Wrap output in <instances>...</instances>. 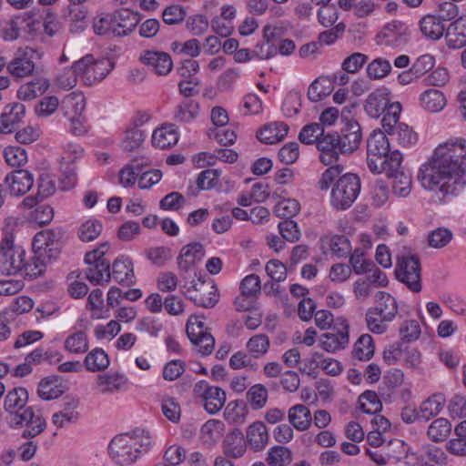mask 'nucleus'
Wrapping results in <instances>:
<instances>
[{"mask_svg": "<svg viewBox=\"0 0 466 466\" xmlns=\"http://www.w3.org/2000/svg\"><path fill=\"white\" fill-rule=\"evenodd\" d=\"M375 346L370 334H362L355 342L353 355L360 360H369L374 355Z\"/></svg>", "mask_w": 466, "mask_h": 466, "instance_id": "8fccbe9b", "label": "nucleus"}, {"mask_svg": "<svg viewBox=\"0 0 466 466\" xmlns=\"http://www.w3.org/2000/svg\"><path fill=\"white\" fill-rule=\"evenodd\" d=\"M401 112V105L399 102L391 103L388 109L383 113L381 125L383 132L390 136L399 124V118Z\"/></svg>", "mask_w": 466, "mask_h": 466, "instance_id": "603ef678", "label": "nucleus"}, {"mask_svg": "<svg viewBox=\"0 0 466 466\" xmlns=\"http://www.w3.org/2000/svg\"><path fill=\"white\" fill-rule=\"evenodd\" d=\"M360 406L367 414H376L382 409V404L377 393L373 390H366L359 398Z\"/></svg>", "mask_w": 466, "mask_h": 466, "instance_id": "052dcab7", "label": "nucleus"}, {"mask_svg": "<svg viewBox=\"0 0 466 466\" xmlns=\"http://www.w3.org/2000/svg\"><path fill=\"white\" fill-rule=\"evenodd\" d=\"M178 141V136L173 125L164 126L156 129L152 134L154 147L166 149L175 146Z\"/></svg>", "mask_w": 466, "mask_h": 466, "instance_id": "ea45409f", "label": "nucleus"}, {"mask_svg": "<svg viewBox=\"0 0 466 466\" xmlns=\"http://www.w3.org/2000/svg\"><path fill=\"white\" fill-rule=\"evenodd\" d=\"M102 228V224L99 221L87 220L78 229L79 238L86 242L93 241L101 234Z\"/></svg>", "mask_w": 466, "mask_h": 466, "instance_id": "774afa93", "label": "nucleus"}, {"mask_svg": "<svg viewBox=\"0 0 466 466\" xmlns=\"http://www.w3.org/2000/svg\"><path fill=\"white\" fill-rule=\"evenodd\" d=\"M289 126L283 122H273L265 126L258 133V138L265 144H276L287 136Z\"/></svg>", "mask_w": 466, "mask_h": 466, "instance_id": "72a5a7b5", "label": "nucleus"}, {"mask_svg": "<svg viewBox=\"0 0 466 466\" xmlns=\"http://www.w3.org/2000/svg\"><path fill=\"white\" fill-rule=\"evenodd\" d=\"M300 210V205L298 200L294 198L282 199L275 206L274 212L276 216L290 219L297 216Z\"/></svg>", "mask_w": 466, "mask_h": 466, "instance_id": "680f3d73", "label": "nucleus"}, {"mask_svg": "<svg viewBox=\"0 0 466 466\" xmlns=\"http://www.w3.org/2000/svg\"><path fill=\"white\" fill-rule=\"evenodd\" d=\"M390 137L401 147H411L418 142L417 133L405 123L399 124Z\"/></svg>", "mask_w": 466, "mask_h": 466, "instance_id": "49530a36", "label": "nucleus"}, {"mask_svg": "<svg viewBox=\"0 0 466 466\" xmlns=\"http://www.w3.org/2000/svg\"><path fill=\"white\" fill-rule=\"evenodd\" d=\"M32 53L31 48L18 50L15 57L7 65L8 72L16 77L30 76L35 69V65L29 56Z\"/></svg>", "mask_w": 466, "mask_h": 466, "instance_id": "5701e85b", "label": "nucleus"}, {"mask_svg": "<svg viewBox=\"0 0 466 466\" xmlns=\"http://www.w3.org/2000/svg\"><path fill=\"white\" fill-rule=\"evenodd\" d=\"M390 91L381 86L370 93L365 100L364 110L372 118L380 117L389 107Z\"/></svg>", "mask_w": 466, "mask_h": 466, "instance_id": "dca6fc26", "label": "nucleus"}, {"mask_svg": "<svg viewBox=\"0 0 466 466\" xmlns=\"http://www.w3.org/2000/svg\"><path fill=\"white\" fill-rule=\"evenodd\" d=\"M420 105L428 112L438 113L446 106L447 99L441 90L429 88L420 95Z\"/></svg>", "mask_w": 466, "mask_h": 466, "instance_id": "7c9ffc66", "label": "nucleus"}, {"mask_svg": "<svg viewBox=\"0 0 466 466\" xmlns=\"http://www.w3.org/2000/svg\"><path fill=\"white\" fill-rule=\"evenodd\" d=\"M322 243L329 248L331 254L337 258H346L350 254L351 245L344 235H329L321 238Z\"/></svg>", "mask_w": 466, "mask_h": 466, "instance_id": "e433bc0d", "label": "nucleus"}, {"mask_svg": "<svg viewBox=\"0 0 466 466\" xmlns=\"http://www.w3.org/2000/svg\"><path fill=\"white\" fill-rule=\"evenodd\" d=\"M349 340V324L345 319H338L333 327L321 335L319 346L327 352L334 353L343 350Z\"/></svg>", "mask_w": 466, "mask_h": 466, "instance_id": "f8f14e48", "label": "nucleus"}, {"mask_svg": "<svg viewBox=\"0 0 466 466\" xmlns=\"http://www.w3.org/2000/svg\"><path fill=\"white\" fill-rule=\"evenodd\" d=\"M64 349L71 354L81 355L88 351L89 339L83 330L69 334L64 340Z\"/></svg>", "mask_w": 466, "mask_h": 466, "instance_id": "58836bf2", "label": "nucleus"}, {"mask_svg": "<svg viewBox=\"0 0 466 466\" xmlns=\"http://www.w3.org/2000/svg\"><path fill=\"white\" fill-rule=\"evenodd\" d=\"M127 383V378L122 373H104L96 378V390L102 395L115 394L126 390Z\"/></svg>", "mask_w": 466, "mask_h": 466, "instance_id": "f3484780", "label": "nucleus"}, {"mask_svg": "<svg viewBox=\"0 0 466 466\" xmlns=\"http://www.w3.org/2000/svg\"><path fill=\"white\" fill-rule=\"evenodd\" d=\"M139 59L159 76L167 75L173 67L170 56L163 51L144 50L141 52Z\"/></svg>", "mask_w": 466, "mask_h": 466, "instance_id": "2eb2a0df", "label": "nucleus"}, {"mask_svg": "<svg viewBox=\"0 0 466 466\" xmlns=\"http://www.w3.org/2000/svg\"><path fill=\"white\" fill-rule=\"evenodd\" d=\"M451 431V424L445 418L435 419L428 427L427 435L434 442L444 441Z\"/></svg>", "mask_w": 466, "mask_h": 466, "instance_id": "09e8293b", "label": "nucleus"}, {"mask_svg": "<svg viewBox=\"0 0 466 466\" xmlns=\"http://www.w3.org/2000/svg\"><path fill=\"white\" fill-rule=\"evenodd\" d=\"M145 140L142 130L137 127H127L121 141L123 150L132 152L139 148Z\"/></svg>", "mask_w": 466, "mask_h": 466, "instance_id": "4d7b16f0", "label": "nucleus"}, {"mask_svg": "<svg viewBox=\"0 0 466 466\" xmlns=\"http://www.w3.org/2000/svg\"><path fill=\"white\" fill-rule=\"evenodd\" d=\"M84 272L87 280L94 286H103L105 283L109 282L111 278L109 263L89 265Z\"/></svg>", "mask_w": 466, "mask_h": 466, "instance_id": "a18cd8bd", "label": "nucleus"}, {"mask_svg": "<svg viewBox=\"0 0 466 466\" xmlns=\"http://www.w3.org/2000/svg\"><path fill=\"white\" fill-rule=\"evenodd\" d=\"M445 41L451 49L466 46V15L451 22L446 29Z\"/></svg>", "mask_w": 466, "mask_h": 466, "instance_id": "4be33fe9", "label": "nucleus"}, {"mask_svg": "<svg viewBox=\"0 0 466 466\" xmlns=\"http://www.w3.org/2000/svg\"><path fill=\"white\" fill-rule=\"evenodd\" d=\"M466 140L450 139L440 144L424 162L417 177L421 187L445 198L456 196L464 188L466 180Z\"/></svg>", "mask_w": 466, "mask_h": 466, "instance_id": "f257e3e1", "label": "nucleus"}, {"mask_svg": "<svg viewBox=\"0 0 466 466\" xmlns=\"http://www.w3.org/2000/svg\"><path fill=\"white\" fill-rule=\"evenodd\" d=\"M222 447L224 454L233 459L243 457L247 451L244 436L239 431L227 434Z\"/></svg>", "mask_w": 466, "mask_h": 466, "instance_id": "2f4dec72", "label": "nucleus"}, {"mask_svg": "<svg viewBox=\"0 0 466 466\" xmlns=\"http://www.w3.org/2000/svg\"><path fill=\"white\" fill-rule=\"evenodd\" d=\"M384 173L393 178L392 192L394 195L399 198H406L410 194L411 176L402 169L401 164L392 168L391 167H386Z\"/></svg>", "mask_w": 466, "mask_h": 466, "instance_id": "412c9836", "label": "nucleus"}, {"mask_svg": "<svg viewBox=\"0 0 466 466\" xmlns=\"http://www.w3.org/2000/svg\"><path fill=\"white\" fill-rule=\"evenodd\" d=\"M246 407L242 402L230 401L225 408L224 418L232 424H242L246 420Z\"/></svg>", "mask_w": 466, "mask_h": 466, "instance_id": "bf43d9fd", "label": "nucleus"}, {"mask_svg": "<svg viewBox=\"0 0 466 466\" xmlns=\"http://www.w3.org/2000/svg\"><path fill=\"white\" fill-rule=\"evenodd\" d=\"M446 403V399L441 393H435L431 395L428 399L423 400L420 405V415L421 420H429L436 417L443 409Z\"/></svg>", "mask_w": 466, "mask_h": 466, "instance_id": "4c0bfd02", "label": "nucleus"}, {"mask_svg": "<svg viewBox=\"0 0 466 466\" xmlns=\"http://www.w3.org/2000/svg\"><path fill=\"white\" fill-rule=\"evenodd\" d=\"M407 35L408 27L400 21H392L383 27L378 37L381 39V44L393 46L405 42Z\"/></svg>", "mask_w": 466, "mask_h": 466, "instance_id": "bb28decb", "label": "nucleus"}, {"mask_svg": "<svg viewBox=\"0 0 466 466\" xmlns=\"http://www.w3.org/2000/svg\"><path fill=\"white\" fill-rule=\"evenodd\" d=\"M339 150L341 153H351L355 151L361 141V128L355 120H349L341 129L339 136Z\"/></svg>", "mask_w": 466, "mask_h": 466, "instance_id": "a211bd4d", "label": "nucleus"}, {"mask_svg": "<svg viewBox=\"0 0 466 466\" xmlns=\"http://www.w3.org/2000/svg\"><path fill=\"white\" fill-rule=\"evenodd\" d=\"M205 257V248L200 242H191L185 245L177 257L179 269L188 271L192 269Z\"/></svg>", "mask_w": 466, "mask_h": 466, "instance_id": "6ab92c4d", "label": "nucleus"}, {"mask_svg": "<svg viewBox=\"0 0 466 466\" xmlns=\"http://www.w3.org/2000/svg\"><path fill=\"white\" fill-rule=\"evenodd\" d=\"M275 28L271 25H266L263 29L264 37L266 41L262 43L257 44L252 49L253 57H257L258 59L267 60L277 55V47L270 41V39L275 37Z\"/></svg>", "mask_w": 466, "mask_h": 466, "instance_id": "c9c22d12", "label": "nucleus"}, {"mask_svg": "<svg viewBox=\"0 0 466 466\" xmlns=\"http://www.w3.org/2000/svg\"><path fill=\"white\" fill-rule=\"evenodd\" d=\"M10 195L20 197L26 194L34 185L33 174L25 169H17L7 174L4 179Z\"/></svg>", "mask_w": 466, "mask_h": 466, "instance_id": "4468645a", "label": "nucleus"}, {"mask_svg": "<svg viewBox=\"0 0 466 466\" xmlns=\"http://www.w3.org/2000/svg\"><path fill=\"white\" fill-rule=\"evenodd\" d=\"M152 446L149 431L137 428L131 433L116 436L110 441L108 451L116 464L125 466L135 462L141 455L148 452Z\"/></svg>", "mask_w": 466, "mask_h": 466, "instance_id": "7ed1b4c3", "label": "nucleus"}, {"mask_svg": "<svg viewBox=\"0 0 466 466\" xmlns=\"http://www.w3.org/2000/svg\"><path fill=\"white\" fill-rule=\"evenodd\" d=\"M186 27L192 35L199 36L208 31L209 22L206 15L196 14L187 18Z\"/></svg>", "mask_w": 466, "mask_h": 466, "instance_id": "69168bd1", "label": "nucleus"}, {"mask_svg": "<svg viewBox=\"0 0 466 466\" xmlns=\"http://www.w3.org/2000/svg\"><path fill=\"white\" fill-rule=\"evenodd\" d=\"M75 68L86 86H93L109 74L113 64L106 58L96 59L92 55H86L75 62Z\"/></svg>", "mask_w": 466, "mask_h": 466, "instance_id": "0eeeda50", "label": "nucleus"}, {"mask_svg": "<svg viewBox=\"0 0 466 466\" xmlns=\"http://www.w3.org/2000/svg\"><path fill=\"white\" fill-rule=\"evenodd\" d=\"M193 394L210 415L217 414L225 405L227 395L223 389L209 384L206 380L198 381L193 388Z\"/></svg>", "mask_w": 466, "mask_h": 466, "instance_id": "1a4fd4ad", "label": "nucleus"}, {"mask_svg": "<svg viewBox=\"0 0 466 466\" xmlns=\"http://www.w3.org/2000/svg\"><path fill=\"white\" fill-rule=\"evenodd\" d=\"M247 400L253 409L260 410L267 403L268 390L262 384H255L248 390Z\"/></svg>", "mask_w": 466, "mask_h": 466, "instance_id": "e2e57ef3", "label": "nucleus"}, {"mask_svg": "<svg viewBox=\"0 0 466 466\" xmlns=\"http://www.w3.org/2000/svg\"><path fill=\"white\" fill-rule=\"evenodd\" d=\"M110 365V359L102 348H95L88 351L84 360V366L90 372L106 370Z\"/></svg>", "mask_w": 466, "mask_h": 466, "instance_id": "f704fd0d", "label": "nucleus"}, {"mask_svg": "<svg viewBox=\"0 0 466 466\" xmlns=\"http://www.w3.org/2000/svg\"><path fill=\"white\" fill-rule=\"evenodd\" d=\"M391 71L390 63L384 58H377L367 66V74L371 79H381Z\"/></svg>", "mask_w": 466, "mask_h": 466, "instance_id": "0e129e2a", "label": "nucleus"}, {"mask_svg": "<svg viewBox=\"0 0 466 466\" xmlns=\"http://www.w3.org/2000/svg\"><path fill=\"white\" fill-rule=\"evenodd\" d=\"M402 154L390 150L387 135L380 129L373 130L367 141V165L373 174L384 173L388 167H396L402 163Z\"/></svg>", "mask_w": 466, "mask_h": 466, "instance_id": "20e7f679", "label": "nucleus"}, {"mask_svg": "<svg viewBox=\"0 0 466 466\" xmlns=\"http://www.w3.org/2000/svg\"><path fill=\"white\" fill-rule=\"evenodd\" d=\"M137 24V15L128 9L98 14L93 20L94 32L98 35L120 37L128 35Z\"/></svg>", "mask_w": 466, "mask_h": 466, "instance_id": "39448f33", "label": "nucleus"}, {"mask_svg": "<svg viewBox=\"0 0 466 466\" xmlns=\"http://www.w3.org/2000/svg\"><path fill=\"white\" fill-rule=\"evenodd\" d=\"M288 420L294 429L304 431L312 424V415L309 409L303 404H295L288 410Z\"/></svg>", "mask_w": 466, "mask_h": 466, "instance_id": "c756f323", "label": "nucleus"}, {"mask_svg": "<svg viewBox=\"0 0 466 466\" xmlns=\"http://www.w3.org/2000/svg\"><path fill=\"white\" fill-rule=\"evenodd\" d=\"M111 275L116 282L126 287L134 285L136 281L132 262L127 258L120 257L113 262Z\"/></svg>", "mask_w": 466, "mask_h": 466, "instance_id": "cd10ccee", "label": "nucleus"}, {"mask_svg": "<svg viewBox=\"0 0 466 466\" xmlns=\"http://www.w3.org/2000/svg\"><path fill=\"white\" fill-rule=\"evenodd\" d=\"M49 81L44 77L35 78L24 85L17 90V96L24 101L35 99L44 95L49 88Z\"/></svg>", "mask_w": 466, "mask_h": 466, "instance_id": "473e14b6", "label": "nucleus"}, {"mask_svg": "<svg viewBox=\"0 0 466 466\" xmlns=\"http://www.w3.org/2000/svg\"><path fill=\"white\" fill-rule=\"evenodd\" d=\"M199 113V105L195 100H185L179 104L174 112V118L180 123H189L197 118Z\"/></svg>", "mask_w": 466, "mask_h": 466, "instance_id": "de8ad7c7", "label": "nucleus"}, {"mask_svg": "<svg viewBox=\"0 0 466 466\" xmlns=\"http://www.w3.org/2000/svg\"><path fill=\"white\" fill-rule=\"evenodd\" d=\"M392 319H386L382 315L373 307L368 309L365 316V321L370 331L376 334L384 333L387 329V323Z\"/></svg>", "mask_w": 466, "mask_h": 466, "instance_id": "6e6d98bb", "label": "nucleus"}, {"mask_svg": "<svg viewBox=\"0 0 466 466\" xmlns=\"http://www.w3.org/2000/svg\"><path fill=\"white\" fill-rule=\"evenodd\" d=\"M327 82H329L327 78L319 77L309 85L307 96L311 102H319L329 95V87L325 86Z\"/></svg>", "mask_w": 466, "mask_h": 466, "instance_id": "338daca9", "label": "nucleus"}, {"mask_svg": "<svg viewBox=\"0 0 466 466\" xmlns=\"http://www.w3.org/2000/svg\"><path fill=\"white\" fill-rule=\"evenodd\" d=\"M86 108V97L81 93H71L62 102V109L66 118L83 116Z\"/></svg>", "mask_w": 466, "mask_h": 466, "instance_id": "a19ab883", "label": "nucleus"}, {"mask_svg": "<svg viewBox=\"0 0 466 466\" xmlns=\"http://www.w3.org/2000/svg\"><path fill=\"white\" fill-rule=\"evenodd\" d=\"M339 138L337 133L322 135L318 142L317 147L320 151L319 160L326 166L332 165L339 157Z\"/></svg>", "mask_w": 466, "mask_h": 466, "instance_id": "aec40b11", "label": "nucleus"}, {"mask_svg": "<svg viewBox=\"0 0 466 466\" xmlns=\"http://www.w3.org/2000/svg\"><path fill=\"white\" fill-rule=\"evenodd\" d=\"M187 335L200 356H208L215 347V339L208 331L205 322L199 317H190L186 327Z\"/></svg>", "mask_w": 466, "mask_h": 466, "instance_id": "9d476101", "label": "nucleus"}, {"mask_svg": "<svg viewBox=\"0 0 466 466\" xmlns=\"http://www.w3.org/2000/svg\"><path fill=\"white\" fill-rule=\"evenodd\" d=\"M350 263L352 270L358 274H366L374 268V263L367 258V253L363 248H355L350 257Z\"/></svg>", "mask_w": 466, "mask_h": 466, "instance_id": "864d4df0", "label": "nucleus"}, {"mask_svg": "<svg viewBox=\"0 0 466 466\" xmlns=\"http://www.w3.org/2000/svg\"><path fill=\"white\" fill-rule=\"evenodd\" d=\"M270 347V341L266 334H256L249 338L246 343L248 352L254 359L263 357Z\"/></svg>", "mask_w": 466, "mask_h": 466, "instance_id": "3c124183", "label": "nucleus"}, {"mask_svg": "<svg viewBox=\"0 0 466 466\" xmlns=\"http://www.w3.org/2000/svg\"><path fill=\"white\" fill-rule=\"evenodd\" d=\"M103 293H89L86 308L91 311V319H101L109 316V309L105 305Z\"/></svg>", "mask_w": 466, "mask_h": 466, "instance_id": "5fc2aeb1", "label": "nucleus"}, {"mask_svg": "<svg viewBox=\"0 0 466 466\" xmlns=\"http://www.w3.org/2000/svg\"><path fill=\"white\" fill-rule=\"evenodd\" d=\"M34 254L38 259H56L60 254L59 243L51 230H43L35 234L32 243Z\"/></svg>", "mask_w": 466, "mask_h": 466, "instance_id": "ddd939ff", "label": "nucleus"}, {"mask_svg": "<svg viewBox=\"0 0 466 466\" xmlns=\"http://www.w3.org/2000/svg\"><path fill=\"white\" fill-rule=\"evenodd\" d=\"M360 192V180L355 174L348 173L339 177L330 193V205L336 210L350 208Z\"/></svg>", "mask_w": 466, "mask_h": 466, "instance_id": "423d86ee", "label": "nucleus"}, {"mask_svg": "<svg viewBox=\"0 0 466 466\" xmlns=\"http://www.w3.org/2000/svg\"><path fill=\"white\" fill-rule=\"evenodd\" d=\"M386 319H394L398 313V303L390 293H377L374 307Z\"/></svg>", "mask_w": 466, "mask_h": 466, "instance_id": "37998d69", "label": "nucleus"}, {"mask_svg": "<svg viewBox=\"0 0 466 466\" xmlns=\"http://www.w3.org/2000/svg\"><path fill=\"white\" fill-rule=\"evenodd\" d=\"M267 461L269 466H288L292 461V452L287 447L274 446L268 451Z\"/></svg>", "mask_w": 466, "mask_h": 466, "instance_id": "13d9d810", "label": "nucleus"}, {"mask_svg": "<svg viewBox=\"0 0 466 466\" xmlns=\"http://www.w3.org/2000/svg\"><path fill=\"white\" fill-rule=\"evenodd\" d=\"M150 165L147 157L133 158L128 164L119 171V183L125 187H129L135 185L137 176L145 167Z\"/></svg>", "mask_w": 466, "mask_h": 466, "instance_id": "a878e982", "label": "nucleus"}, {"mask_svg": "<svg viewBox=\"0 0 466 466\" xmlns=\"http://www.w3.org/2000/svg\"><path fill=\"white\" fill-rule=\"evenodd\" d=\"M0 261L8 275L22 271L25 265V250L15 245L11 237L2 238L0 244Z\"/></svg>", "mask_w": 466, "mask_h": 466, "instance_id": "9b49d317", "label": "nucleus"}, {"mask_svg": "<svg viewBox=\"0 0 466 466\" xmlns=\"http://www.w3.org/2000/svg\"><path fill=\"white\" fill-rule=\"evenodd\" d=\"M64 393V386L56 377H47L40 380L37 395L44 400L57 399Z\"/></svg>", "mask_w": 466, "mask_h": 466, "instance_id": "79ce46f5", "label": "nucleus"}, {"mask_svg": "<svg viewBox=\"0 0 466 466\" xmlns=\"http://www.w3.org/2000/svg\"><path fill=\"white\" fill-rule=\"evenodd\" d=\"M79 405V400L74 398H66L59 411H56L52 416V423L56 428H63L68 423H75L79 418V413L76 409Z\"/></svg>", "mask_w": 466, "mask_h": 466, "instance_id": "b1692460", "label": "nucleus"}, {"mask_svg": "<svg viewBox=\"0 0 466 466\" xmlns=\"http://www.w3.org/2000/svg\"><path fill=\"white\" fill-rule=\"evenodd\" d=\"M395 275L410 291H420V264L415 254L408 253L397 257Z\"/></svg>", "mask_w": 466, "mask_h": 466, "instance_id": "6e6552de", "label": "nucleus"}, {"mask_svg": "<svg viewBox=\"0 0 466 466\" xmlns=\"http://www.w3.org/2000/svg\"><path fill=\"white\" fill-rule=\"evenodd\" d=\"M25 114V106L21 103L6 105L0 115V132L8 134L14 126L19 123Z\"/></svg>", "mask_w": 466, "mask_h": 466, "instance_id": "393cba45", "label": "nucleus"}, {"mask_svg": "<svg viewBox=\"0 0 466 466\" xmlns=\"http://www.w3.org/2000/svg\"><path fill=\"white\" fill-rule=\"evenodd\" d=\"M27 401L28 392L23 387L9 390L4 400L10 427H25L22 437L25 439L38 436L46 427V420L40 414H35L33 407L26 405Z\"/></svg>", "mask_w": 466, "mask_h": 466, "instance_id": "f03ea898", "label": "nucleus"}, {"mask_svg": "<svg viewBox=\"0 0 466 466\" xmlns=\"http://www.w3.org/2000/svg\"><path fill=\"white\" fill-rule=\"evenodd\" d=\"M247 441L255 451H262L268 443V432L262 421L250 424L246 432Z\"/></svg>", "mask_w": 466, "mask_h": 466, "instance_id": "c85d7f7f", "label": "nucleus"}, {"mask_svg": "<svg viewBox=\"0 0 466 466\" xmlns=\"http://www.w3.org/2000/svg\"><path fill=\"white\" fill-rule=\"evenodd\" d=\"M421 33L432 40L440 39L445 31L441 18L428 15L420 21Z\"/></svg>", "mask_w": 466, "mask_h": 466, "instance_id": "c03bdc74", "label": "nucleus"}]
</instances>
